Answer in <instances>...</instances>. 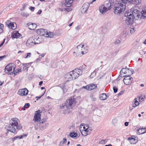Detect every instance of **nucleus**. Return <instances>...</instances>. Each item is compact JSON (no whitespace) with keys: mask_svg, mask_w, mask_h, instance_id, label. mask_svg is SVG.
Here are the masks:
<instances>
[{"mask_svg":"<svg viewBox=\"0 0 146 146\" xmlns=\"http://www.w3.org/2000/svg\"><path fill=\"white\" fill-rule=\"evenodd\" d=\"M76 103V100L75 99L70 98L69 99L67 100L65 103H63L60 108L61 109H63L65 107H66L67 109L64 110L63 111V113L64 114L67 113L70 114L72 112V111L69 109H72L73 106Z\"/></svg>","mask_w":146,"mask_h":146,"instance_id":"nucleus-1","label":"nucleus"},{"mask_svg":"<svg viewBox=\"0 0 146 146\" xmlns=\"http://www.w3.org/2000/svg\"><path fill=\"white\" fill-rule=\"evenodd\" d=\"M82 74V69L76 68L66 74L65 78L66 81L74 80Z\"/></svg>","mask_w":146,"mask_h":146,"instance_id":"nucleus-2","label":"nucleus"},{"mask_svg":"<svg viewBox=\"0 0 146 146\" xmlns=\"http://www.w3.org/2000/svg\"><path fill=\"white\" fill-rule=\"evenodd\" d=\"M131 11H127L125 13V16H130L132 17L134 19H135L136 20H139L141 19L142 16L140 15L141 14V11L140 9L137 7H135L131 8Z\"/></svg>","mask_w":146,"mask_h":146,"instance_id":"nucleus-3","label":"nucleus"},{"mask_svg":"<svg viewBox=\"0 0 146 146\" xmlns=\"http://www.w3.org/2000/svg\"><path fill=\"white\" fill-rule=\"evenodd\" d=\"M114 7L113 12L117 16H119L123 13L126 8L125 5L121 1L115 4Z\"/></svg>","mask_w":146,"mask_h":146,"instance_id":"nucleus-4","label":"nucleus"},{"mask_svg":"<svg viewBox=\"0 0 146 146\" xmlns=\"http://www.w3.org/2000/svg\"><path fill=\"white\" fill-rule=\"evenodd\" d=\"M18 119L16 118H13L12 119V120L14 123H10V124L7 125L5 127V129H6L7 132L6 133L7 134L9 131L11 132L16 134L17 132V130L15 129V127H14L17 126L18 125L17 120Z\"/></svg>","mask_w":146,"mask_h":146,"instance_id":"nucleus-5","label":"nucleus"},{"mask_svg":"<svg viewBox=\"0 0 146 146\" xmlns=\"http://www.w3.org/2000/svg\"><path fill=\"white\" fill-rule=\"evenodd\" d=\"M15 66L14 63H10L6 66L5 68V71L8 74H12L15 70Z\"/></svg>","mask_w":146,"mask_h":146,"instance_id":"nucleus-6","label":"nucleus"},{"mask_svg":"<svg viewBox=\"0 0 146 146\" xmlns=\"http://www.w3.org/2000/svg\"><path fill=\"white\" fill-rule=\"evenodd\" d=\"M77 48H81V50L82 54H83L86 53L88 50V47L87 46H84L83 44H80L77 47Z\"/></svg>","mask_w":146,"mask_h":146,"instance_id":"nucleus-7","label":"nucleus"},{"mask_svg":"<svg viewBox=\"0 0 146 146\" xmlns=\"http://www.w3.org/2000/svg\"><path fill=\"white\" fill-rule=\"evenodd\" d=\"M6 25L9 28L12 29H15L17 27L16 24L14 22L7 21L6 22Z\"/></svg>","mask_w":146,"mask_h":146,"instance_id":"nucleus-8","label":"nucleus"},{"mask_svg":"<svg viewBox=\"0 0 146 146\" xmlns=\"http://www.w3.org/2000/svg\"><path fill=\"white\" fill-rule=\"evenodd\" d=\"M28 91L26 88L19 90L18 94L21 96H25L28 94Z\"/></svg>","mask_w":146,"mask_h":146,"instance_id":"nucleus-9","label":"nucleus"},{"mask_svg":"<svg viewBox=\"0 0 146 146\" xmlns=\"http://www.w3.org/2000/svg\"><path fill=\"white\" fill-rule=\"evenodd\" d=\"M133 71H131L129 69L126 68H123L121 70V73L127 75H131L133 74Z\"/></svg>","mask_w":146,"mask_h":146,"instance_id":"nucleus-10","label":"nucleus"},{"mask_svg":"<svg viewBox=\"0 0 146 146\" xmlns=\"http://www.w3.org/2000/svg\"><path fill=\"white\" fill-rule=\"evenodd\" d=\"M12 38H22V35L19 33L18 31H14L12 33L11 35Z\"/></svg>","mask_w":146,"mask_h":146,"instance_id":"nucleus-11","label":"nucleus"},{"mask_svg":"<svg viewBox=\"0 0 146 146\" xmlns=\"http://www.w3.org/2000/svg\"><path fill=\"white\" fill-rule=\"evenodd\" d=\"M125 17L127 18L126 20H125V23L128 25H131L134 21V19L132 17Z\"/></svg>","mask_w":146,"mask_h":146,"instance_id":"nucleus-12","label":"nucleus"},{"mask_svg":"<svg viewBox=\"0 0 146 146\" xmlns=\"http://www.w3.org/2000/svg\"><path fill=\"white\" fill-rule=\"evenodd\" d=\"M90 6V4L89 3L86 2L84 3L82 6L81 12L83 13H86Z\"/></svg>","mask_w":146,"mask_h":146,"instance_id":"nucleus-13","label":"nucleus"},{"mask_svg":"<svg viewBox=\"0 0 146 146\" xmlns=\"http://www.w3.org/2000/svg\"><path fill=\"white\" fill-rule=\"evenodd\" d=\"M35 43L34 41V37L33 36L31 37L28 39L26 42V44L27 46L30 45H34Z\"/></svg>","mask_w":146,"mask_h":146,"instance_id":"nucleus-14","label":"nucleus"},{"mask_svg":"<svg viewBox=\"0 0 146 146\" xmlns=\"http://www.w3.org/2000/svg\"><path fill=\"white\" fill-rule=\"evenodd\" d=\"M39 36L37 35H35L34 36V41L35 44H38L40 43L41 41L42 40L41 38H39L38 36Z\"/></svg>","mask_w":146,"mask_h":146,"instance_id":"nucleus-15","label":"nucleus"},{"mask_svg":"<svg viewBox=\"0 0 146 146\" xmlns=\"http://www.w3.org/2000/svg\"><path fill=\"white\" fill-rule=\"evenodd\" d=\"M99 9L100 12L102 14H104L105 12L108 10L107 8L105 7L104 5H102L99 7Z\"/></svg>","mask_w":146,"mask_h":146,"instance_id":"nucleus-16","label":"nucleus"},{"mask_svg":"<svg viewBox=\"0 0 146 146\" xmlns=\"http://www.w3.org/2000/svg\"><path fill=\"white\" fill-rule=\"evenodd\" d=\"M41 114H40L38 113H36L35 112L34 117L33 120L35 122L36 121L37 122L39 119L40 120L41 119L40 116Z\"/></svg>","mask_w":146,"mask_h":146,"instance_id":"nucleus-17","label":"nucleus"},{"mask_svg":"<svg viewBox=\"0 0 146 146\" xmlns=\"http://www.w3.org/2000/svg\"><path fill=\"white\" fill-rule=\"evenodd\" d=\"M73 2V0H66L65 5L67 7H71Z\"/></svg>","mask_w":146,"mask_h":146,"instance_id":"nucleus-18","label":"nucleus"},{"mask_svg":"<svg viewBox=\"0 0 146 146\" xmlns=\"http://www.w3.org/2000/svg\"><path fill=\"white\" fill-rule=\"evenodd\" d=\"M138 132L139 133V134H142L145 133L146 132V128H143V127L142 128H139V129H138L137 130Z\"/></svg>","mask_w":146,"mask_h":146,"instance_id":"nucleus-19","label":"nucleus"},{"mask_svg":"<svg viewBox=\"0 0 146 146\" xmlns=\"http://www.w3.org/2000/svg\"><path fill=\"white\" fill-rule=\"evenodd\" d=\"M29 29L31 30H33L36 28V25L35 23H31L29 24L28 25Z\"/></svg>","mask_w":146,"mask_h":146,"instance_id":"nucleus-20","label":"nucleus"},{"mask_svg":"<svg viewBox=\"0 0 146 146\" xmlns=\"http://www.w3.org/2000/svg\"><path fill=\"white\" fill-rule=\"evenodd\" d=\"M88 85L89 88V90H94L97 88V85L94 84H88Z\"/></svg>","mask_w":146,"mask_h":146,"instance_id":"nucleus-21","label":"nucleus"},{"mask_svg":"<svg viewBox=\"0 0 146 146\" xmlns=\"http://www.w3.org/2000/svg\"><path fill=\"white\" fill-rule=\"evenodd\" d=\"M100 98L102 100H105L107 98V96L105 93L101 94L100 95Z\"/></svg>","mask_w":146,"mask_h":146,"instance_id":"nucleus-22","label":"nucleus"},{"mask_svg":"<svg viewBox=\"0 0 146 146\" xmlns=\"http://www.w3.org/2000/svg\"><path fill=\"white\" fill-rule=\"evenodd\" d=\"M133 80H131V79L123 80V81L124 84L127 85H129L132 83V81Z\"/></svg>","mask_w":146,"mask_h":146,"instance_id":"nucleus-23","label":"nucleus"},{"mask_svg":"<svg viewBox=\"0 0 146 146\" xmlns=\"http://www.w3.org/2000/svg\"><path fill=\"white\" fill-rule=\"evenodd\" d=\"M44 29H41L38 30L37 32L38 34H39L40 35L45 36V34L44 33Z\"/></svg>","mask_w":146,"mask_h":146,"instance_id":"nucleus-24","label":"nucleus"},{"mask_svg":"<svg viewBox=\"0 0 146 146\" xmlns=\"http://www.w3.org/2000/svg\"><path fill=\"white\" fill-rule=\"evenodd\" d=\"M106 4L104 6L105 7L107 8L108 10L111 8V6L112 5V3H110V2H108V1L106 2Z\"/></svg>","mask_w":146,"mask_h":146,"instance_id":"nucleus-25","label":"nucleus"},{"mask_svg":"<svg viewBox=\"0 0 146 146\" xmlns=\"http://www.w3.org/2000/svg\"><path fill=\"white\" fill-rule=\"evenodd\" d=\"M139 104V102L137 101V98H135L134 99V102L133 104H132V107L135 108Z\"/></svg>","mask_w":146,"mask_h":146,"instance_id":"nucleus-26","label":"nucleus"},{"mask_svg":"<svg viewBox=\"0 0 146 146\" xmlns=\"http://www.w3.org/2000/svg\"><path fill=\"white\" fill-rule=\"evenodd\" d=\"M141 14L142 15H140L142 16V17L141 19L143 18V19H145L146 18V10L145 9L143 10H142V11L141 12Z\"/></svg>","mask_w":146,"mask_h":146,"instance_id":"nucleus-27","label":"nucleus"},{"mask_svg":"<svg viewBox=\"0 0 146 146\" xmlns=\"http://www.w3.org/2000/svg\"><path fill=\"white\" fill-rule=\"evenodd\" d=\"M69 136L72 138H76L78 136V135L76 133L73 132L70 133Z\"/></svg>","mask_w":146,"mask_h":146,"instance_id":"nucleus-28","label":"nucleus"},{"mask_svg":"<svg viewBox=\"0 0 146 146\" xmlns=\"http://www.w3.org/2000/svg\"><path fill=\"white\" fill-rule=\"evenodd\" d=\"M87 130V129L82 130V131L81 132L82 135L83 136H86L88 135L90 133H87V132L86 131Z\"/></svg>","mask_w":146,"mask_h":146,"instance_id":"nucleus-29","label":"nucleus"},{"mask_svg":"<svg viewBox=\"0 0 146 146\" xmlns=\"http://www.w3.org/2000/svg\"><path fill=\"white\" fill-rule=\"evenodd\" d=\"M132 3L136 5H139L141 2V0H133Z\"/></svg>","mask_w":146,"mask_h":146,"instance_id":"nucleus-30","label":"nucleus"},{"mask_svg":"<svg viewBox=\"0 0 146 146\" xmlns=\"http://www.w3.org/2000/svg\"><path fill=\"white\" fill-rule=\"evenodd\" d=\"M128 139L130 141L131 143H135V139L132 137H130L128 138Z\"/></svg>","mask_w":146,"mask_h":146,"instance_id":"nucleus-31","label":"nucleus"},{"mask_svg":"<svg viewBox=\"0 0 146 146\" xmlns=\"http://www.w3.org/2000/svg\"><path fill=\"white\" fill-rule=\"evenodd\" d=\"M96 70H95L91 74L90 76V78H93L94 77L96 76Z\"/></svg>","mask_w":146,"mask_h":146,"instance_id":"nucleus-32","label":"nucleus"},{"mask_svg":"<svg viewBox=\"0 0 146 146\" xmlns=\"http://www.w3.org/2000/svg\"><path fill=\"white\" fill-rule=\"evenodd\" d=\"M23 69L24 70H26L27 71H28L29 67H27L25 64H23Z\"/></svg>","mask_w":146,"mask_h":146,"instance_id":"nucleus-33","label":"nucleus"},{"mask_svg":"<svg viewBox=\"0 0 146 146\" xmlns=\"http://www.w3.org/2000/svg\"><path fill=\"white\" fill-rule=\"evenodd\" d=\"M133 0H121V2L123 3L125 5L127 3V1L129 2L132 1Z\"/></svg>","mask_w":146,"mask_h":146,"instance_id":"nucleus-34","label":"nucleus"},{"mask_svg":"<svg viewBox=\"0 0 146 146\" xmlns=\"http://www.w3.org/2000/svg\"><path fill=\"white\" fill-rule=\"evenodd\" d=\"M130 75H127L124 78L123 80H128L130 79H131V80H133V78L130 76Z\"/></svg>","mask_w":146,"mask_h":146,"instance_id":"nucleus-35","label":"nucleus"},{"mask_svg":"<svg viewBox=\"0 0 146 146\" xmlns=\"http://www.w3.org/2000/svg\"><path fill=\"white\" fill-rule=\"evenodd\" d=\"M21 14L24 17H26L29 16V15L26 12H23L21 13Z\"/></svg>","mask_w":146,"mask_h":146,"instance_id":"nucleus-36","label":"nucleus"},{"mask_svg":"<svg viewBox=\"0 0 146 146\" xmlns=\"http://www.w3.org/2000/svg\"><path fill=\"white\" fill-rule=\"evenodd\" d=\"M112 123L115 125H116L117 123V120L116 119L114 118L112 120Z\"/></svg>","mask_w":146,"mask_h":146,"instance_id":"nucleus-37","label":"nucleus"},{"mask_svg":"<svg viewBox=\"0 0 146 146\" xmlns=\"http://www.w3.org/2000/svg\"><path fill=\"white\" fill-rule=\"evenodd\" d=\"M20 72H21V69H17V70H16L15 72V71L14 72L13 74H14L15 75H17V74H18V73Z\"/></svg>","mask_w":146,"mask_h":146,"instance_id":"nucleus-38","label":"nucleus"},{"mask_svg":"<svg viewBox=\"0 0 146 146\" xmlns=\"http://www.w3.org/2000/svg\"><path fill=\"white\" fill-rule=\"evenodd\" d=\"M46 119L44 118L42 119V120H39V122L40 123H43L46 121Z\"/></svg>","mask_w":146,"mask_h":146,"instance_id":"nucleus-39","label":"nucleus"},{"mask_svg":"<svg viewBox=\"0 0 146 146\" xmlns=\"http://www.w3.org/2000/svg\"><path fill=\"white\" fill-rule=\"evenodd\" d=\"M17 127V129L19 130L21 129L22 128V126L21 125H18H18H17V126H15Z\"/></svg>","mask_w":146,"mask_h":146,"instance_id":"nucleus-40","label":"nucleus"},{"mask_svg":"<svg viewBox=\"0 0 146 146\" xmlns=\"http://www.w3.org/2000/svg\"><path fill=\"white\" fill-rule=\"evenodd\" d=\"M44 30L45 31H44V33L45 34V36L46 35V37L50 36L49 35L48 33L46 31V30L44 29Z\"/></svg>","mask_w":146,"mask_h":146,"instance_id":"nucleus-41","label":"nucleus"},{"mask_svg":"<svg viewBox=\"0 0 146 146\" xmlns=\"http://www.w3.org/2000/svg\"><path fill=\"white\" fill-rule=\"evenodd\" d=\"M121 42L120 41L118 40V39H117L115 41V44H119Z\"/></svg>","mask_w":146,"mask_h":146,"instance_id":"nucleus-42","label":"nucleus"},{"mask_svg":"<svg viewBox=\"0 0 146 146\" xmlns=\"http://www.w3.org/2000/svg\"><path fill=\"white\" fill-rule=\"evenodd\" d=\"M117 88L115 86H114L113 87V90L114 92L116 93L117 91Z\"/></svg>","mask_w":146,"mask_h":146,"instance_id":"nucleus-43","label":"nucleus"},{"mask_svg":"<svg viewBox=\"0 0 146 146\" xmlns=\"http://www.w3.org/2000/svg\"><path fill=\"white\" fill-rule=\"evenodd\" d=\"M82 88L84 89H86V90H89V87L88 85L86 86H84L82 87Z\"/></svg>","mask_w":146,"mask_h":146,"instance_id":"nucleus-44","label":"nucleus"},{"mask_svg":"<svg viewBox=\"0 0 146 146\" xmlns=\"http://www.w3.org/2000/svg\"><path fill=\"white\" fill-rule=\"evenodd\" d=\"M135 30V29L134 28H131V29L130 30V32L131 33H133Z\"/></svg>","mask_w":146,"mask_h":146,"instance_id":"nucleus-45","label":"nucleus"},{"mask_svg":"<svg viewBox=\"0 0 146 146\" xmlns=\"http://www.w3.org/2000/svg\"><path fill=\"white\" fill-rule=\"evenodd\" d=\"M30 106V104L29 103H27L25 104L24 107L25 108H28Z\"/></svg>","mask_w":146,"mask_h":146,"instance_id":"nucleus-46","label":"nucleus"},{"mask_svg":"<svg viewBox=\"0 0 146 146\" xmlns=\"http://www.w3.org/2000/svg\"><path fill=\"white\" fill-rule=\"evenodd\" d=\"M86 67V65H83L82 66V67H80L79 69H82V71L83 70V69H85Z\"/></svg>","mask_w":146,"mask_h":146,"instance_id":"nucleus-47","label":"nucleus"},{"mask_svg":"<svg viewBox=\"0 0 146 146\" xmlns=\"http://www.w3.org/2000/svg\"><path fill=\"white\" fill-rule=\"evenodd\" d=\"M67 141V139H66V137H64L63 138V140H62V143H66Z\"/></svg>","mask_w":146,"mask_h":146,"instance_id":"nucleus-48","label":"nucleus"},{"mask_svg":"<svg viewBox=\"0 0 146 146\" xmlns=\"http://www.w3.org/2000/svg\"><path fill=\"white\" fill-rule=\"evenodd\" d=\"M46 128V127L43 126H40V129L41 130H44Z\"/></svg>","mask_w":146,"mask_h":146,"instance_id":"nucleus-49","label":"nucleus"},{"mask_svg":"<svg viewBox=\"0 0 146 146\" xmlns=\"http://www.w3.org/2000/svg\"><path fill=\"white\" fill-rule=\"evenodd\" d=\"M123 73H121V71H120V74L119 76H120L121 78L126 76V75H124L122 74Z\"/></svg>","mask_w":146,"mask_h":146,"instance_id":"nucleus-50","label":"nucleus"},{"mask_svg":"<svg viewBox=\"0 0 146 146\" xmlns=\"http://www.w3.org/2000/svg\"><path fill=\"white\" fill-rule=\"evenodd\" d=\"M31 56V53H27V55L26 57H25V58H27L28 57H30Z\"/></svg>","mask_w":146,"mask_h":146,"instance_id":"nucleus-51","label":"nucleus"},{"mask_svg":"<svg viewBox=\"0 0 146 146\" xmlns=\"http://www.w3.org/2000/svg\"><path fill=\"white\" fill-rule=\"evenodd\" d=\"M45 91H46V90H45ZM45 92H44L41 96H40L39 97H36V98H37L36 99V100H37L38 99H40L41 98V97L44 95Z\"/></svg>","mask_w":146,"mask_h":146,"instance_id":"nucleus-52","label":"nucleus"},{"mask_svg":"<svg viewBox=\"0 0 146 146\" xmlns=\"http://www.w3.org/2000/svg\"><path fill=\"white\" fill-rule=\"evenodd\" d=\"M119 52V50H116L113 53V55H116L118 52Z\"/></svg>","mask_w":146,"mask_h":146,"instance_id":"nucleus-53","label":"nucleus"},{"mask_svg":"<svg viewBox=\"0 0 146 146\" xmlns=\"http://www.w3.org/2000/svg\"><path fill=\"white\" fill-rule=\"evenodd\" d=\"M6 56V55H3V56H0V61L3 58H5Z\"/></svg>","mask_w":146,"mask_h":146,"instance_id":"nucleus-54","label":"nucleus"},{"mask_svg":"<svg viewBox=\"0 0 146 146\" xmlns=\"http://www.w3.org/2000/svg\"><path fill=\"white\" fill-rule=\"evenodd\" d=\"M66 10L68 11H71L72 9L70 8H65Z\"/></svg>","mask_w":146,"mask_h":146,"instance_id":"nucleus-55","label":"nucleus"},{"mask_svg":"<svg viewBox=\"0 0 146 146\" xmlns=\"http://www.w3.org/2000/svg\"><path fill=\"white\" fill-rule=\"evenodd\" d=\"M114 0H109L108 2H110V3H112V5H113V4L114 3Z\"/></svg>","mask_w":146,"mask_h":146,"instance_id":"nucleus-56","label":"nucleus"},{"mask_svg":"<svg viewBox=\"0 0 146 146\" xmlns=\"http://www.w3.org/2000/svg\"><path fill=\"white\" fill-rule=\"evenodd\" d=\"M2 25L3 26V25H1V27H0V33H2L3 32V30L2 28H1V27H2Z\"/></svg>","mask_w":146,"mask_h":146,"instance_id":"nucleus-57","label":"nucleus"},{"mask_svg":"<svg viewBox=\"0 0 146 146\" xmlns=\"http://www.w3.org/2000/svg\"><path fill=\"white\" fill-rule=\"evenodd\" d=\"M105 141L104 140H101L100 141V143L101 144H104L105 143Z\"/></svg>","mask_w":146,"mask_h":146,"instance_id":"nucleus-58","label":"nucleus"},{"mask_svg":"<svg viewBox=\"0 0 146 146\" xmlns=\"http://www.w3.org/2000/svg\"><path fill=\"white\" fill-rule=\"evenodd\" d=\"M16 137H17V139L18 138H19V139H22L23 138V136H21V135L20 136H16Z\"/></svg>","mask_w":146,"mask_h":146,"instance_id":"nucleus-59","label":"nucleus"},{"mask_svg":"<svg viewBox=\"0 0 146 146\" xmlns=\"http://www.w3.org/2000/svg\"><path fill=\"white\" fill-rule=\"evenodd\" d=\"M42 12V11L41 10H39L38 12H37V14L38 15H40L41 14V13Z\"/></svg>","mask_w":146,"mask_h":146,"instance_id":"nucleus-60","label":"nucleus"},{"mask_svg":"<svg viewBox=\"0 0 146 146\" xmlns=\"http://www.w3.org/2000/svg\"><path fill=\"white\" fill-rule=\"evenodd\" d=\"M34 9L35 7H30V10L32 11H34Z\"/></svg>","mask_w":146,"mask_h":146,"instance_id":"nucleus-61","label":"nucleus"},{"mask_svg":"<svg viewBox=\"0 0 146 146\" xmlns=\"http://www.w3.org/2000/svg\"><path fill=\"white\" fill-rule=\"evenodd\" d=\"M85 126L86 127V129H89V126L88 124H86Z\"/></svg>","mask_w":146,"mask_h":146,"instance_id":"nucleus-62","label":"nucleus"},{"mask_svg":"<svg viewBox=\"0 0 146 146\" xmlns=\"http://www.w3.org/2000/svg\"><path fill=\"white\" fill-rule=\"evenodd\" d=\"M25 64L26 65V66L27 67H29L31 65V63H27Z\"/></svg>","mask_w":146,"mask_h":146,"instance_id":"nucleus-63","label":"nucleus"},{"mask_svg":"<svg viewBox=\"0 0 146 146\" xmlns=\"http://www.w3.org/2000/svg\"><path fill=\"white\" fill-rule=\"evenodd\" d=\"M26 5H25V4H24L23 5H22V7H23V10L25 8Z\"/></svg>","mask_w":146,"mask_h":146,"instance_id":"nucleus-64","label":"nucleus"}]
</instances>
